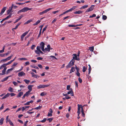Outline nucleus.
<instances>
[{"mask_svg": "<svg viewBox=\"0 0 126 126\" xmlns=\"http://www.w3.org/2000/svg\"><path fill=\"white\" fill-rule=\"evenodd\" d=\"M88 6V5H86L83 6L80 8V9H85V8H87Z\"/></svg>", "mask_w": 126, "mask_h": 126, "instance_id": "25", "label": "nucleus"}, {"mask_svg": "<svg viewBox=\"0 0 126 126\" xmlns=\"http://www.w3.org/2000/svg\"><path fill=\"white\" fill-rule=\"evenodd\" d=\"M70 90H71L69 91V92H68L67 93V94H70L71 96H74V94L73 92V91L72 89V88H70Z\"/></svg>", "mask_w": 126, "mask_h": 126, "instance_id": "6", "label": "nucleus"}, {"mask_svg": "<svg viewBox=\"0 0 126 126\" xmlns=\"http://www.w3.org/2000/svg\"><path fill=\"white\" fill-rule=\"evenodd\" d=\"M32 9V8H29L28 7H25L22 9L23 11V12H25L28 10H31Z\"/></svg>", "mask_w": 126, "mask_h": 126, "instance_id": "5", "label": "nucleus"}, {"mask_svg": "<svg viewBox=\"0 0 126 126\" xmlns=\"http://www.w3.org/2000/svg\"><path fill=\"white\" fill-rule=\"evenodd\" d=\"M10 94L11 96H14L16 95V94L13 93H11Z\"/></svg>", "mask_w": 126, "mask_h": 126, "instance_id": "60", "label": "nucleus"}, {"mask_svg": "<svg viewBox=\"0 0 126 126\" xmlns=\"http://www.w3.org/2000/svg\"><path fill=\"white\" fill-rule=\"evenodd\" d=\"M78 111H80V108H83V106L81 105H79L78 104Z\"/></svg>", "mask_w": 126, "mask_h": 126, "instance_id": "14", "label": "nucleus"}, {"mask_svg": "<svg viewBox=\"0 0 126 126\" xmlns=\"http://www.w3.org/2000/svg\"><path fill=\"white\" fill-rule=\"evenodd\" d=\"M53 9V8H48L47 9H46L45 10L43 11L44 13H46L48 11H49L50 10H52Z\"/></svg>", "mask_w": 126, "mask_h": 126, "instance_id": "13", "label": "nucleus"}, {"mask_svg": "<svg viewBox=\"0 0 126 126\" xmlns=\"http://www.w3.org/2000/svg\"><path fill=\"white\" fill-rule=\"evenodd\" d=\"M24 81L27 84H29L30 82V80L27 79H24Z\"/></svg>", "mask_w": 126, "mask_h": 126, "instance_id": "24", "label": "nucleus"}, {"mask_svg": "<svg viewBox=\"0 0 126 126\" xmlns=\"http://www.w3.org/2000/svg\"><path fill=\"white\" fill-rule=\"evenodd\" d=\"M33 86V85H29L28 86V89L29 90L28 91H29L30 92L32 91V88Z\"/></svg>", "mask_w": 126, "mask_h": 126, "instance_id": "10", "label": "nucleus"}, {"mask_svg": "<svg viewBox=\"0 0 126 126\" xmlns=\"http://www.w3.org/2000/svg\"><path fill=\"white\" fill-rule=\"evenodd\" d=\"M75 70L74 67H71V69L70 70V74L72 72H73Z\"/></svg>", "mask_w": 126, "mask_h": 126, "instance_id": "19", "label": "nucleus"}, {"mask_svg": "<svg viewBox=\"0 0 126 126\" xmlns=\"http://www.w3.org/2000/svg\"><path fill=\"white\" fill-rule=\"evenodd\" d=\"M32 21V20H28L25 23V24H27L30 22Z\"/></svg>", "mask_w": 126, "mask_h": 126, "instance_id": "43", "label": "nucleus"}, {"mask_svg": "<svg viewBox=\"0 0 126 126\" xmlns=\"http://www.w3.org/2000/svg\"><path fill=\"white\" fill-rule=\"evenodd\" d=\"M38 89H40L42 88H44L43 86V85H40L37 87Z\"/></svg>", "mask_w": 126, "mask_h": 126, "instance_id": "22", "label": "nucleus"}, {"mask_svg": "<svg viewBox=\"0 0 126 126\" xmlns=\"http://www.w3.org/2000/svg\"><path fill=\"white\" fill-rule=\"evenodd\" d=\"M76 74L78 77H80V74L79 72H77L76 73Z\"/></svg>", "mask_w": 126, "mask_h": 126, "instance_id": "59", "label": "nucleus"}, {"mask_svg": "<svg viewBox=\"0 0 126 126\" xmlns=\"http://www.w3.org/2000/svg\"><path fill=\"white\" fill-rule=\"evenodd\" d=\"M10 95V94L9 93H7L6 95H5L4 96L2 97V99H3L7 97H9Z\"/></svg>", "mask_w": 126, "mask_h": 126, "instance_id": "12", "label": "nucleus"}, {"mask_svg": "<svg viewBox=\"0 0 126 126\" xmlns=\"http://www.w3.org/2000/svg\"><path fill=\"white\" fill-rule=\"evenodd\" d=\"M4 105L3 104H2V106L1 107H0V110H2L4 108Z\"/></svg>", "mask_w": 126, "mask_h": 126, "instance_id": "55", "label": "nucleus"}, {"mask_svg": "<svg viewBox=\"0 0 126 126\" xmlns=\"http://www.w3.org/2000/svg\"><path fill=\"white\" fill-rule=\"evenodd\" d=\"M41 48V47L37 46V47L36 49L37 50H35V53L39 55H40V53L39 52V51L41 50L40 48Z\"/></svg>", "mask_w": 126, "mask_h": 126, "instance_id": "2", "label": "nucleus"}, {"mask_svg": "<svg viewBox=\"0 0 126 126\" xmlns=\"http://www.w3.org/2000/svg\"><path fill=\"white\" fill-rule=\"evenodd\" d=\"M33 102V100H31L30 101H29L27 102L26 103H25L24 104V105H29L30 104V103H32Z\"/></svg>", "mask_w": 126, "mask_h": 126, "instance_id": "17", "label": "nucleus"}, {"mask_svg": "<svg viewBox=\"0 0 126 126\" xmlns=\"http://www.w3.org/2000/svg\"><path fill=\"white\" fill-rule=\"evenodd\" d=\"M25 3H18V2H16V4H17L19 5H21L22 4H24Z\"/></svg>", "mask_w": 126, "mask_h": 126, "instance_id": "56", "label": "nucleus"}, {"mask_svg": "<svg viewBox=\"0 0 126 126\" xmlns=\"http://www.w3.org/2000/svg\"><path fill=\"white\" fill-rule=\"evenodd\" d=\"M11 76H8L4 78L2 80H1V81L2 82H4L6 80H7V79H8V78L10 77H11Z\"/></svg>", "mask_w": 126, "mask_h": 126, "instance_id": "18", "label": "nucleus"}, {"mask_svg": "<svg viewBox=\"0 0 126 126\" xmlns=\"http://www.w3.org/2000/svg\"><path fill=\"white\" fill-rule=\"evenodd\" d=\"M70 87V85H68L67 86L66 89L67 90H69Z\"/></svg>", "mask_w": 126, "mask_h": 126, "instance_id": "61", "label": "nucleus"}, {"mask_svg": "<svg viewBox=\"0 0 126 126\" xmlns=\"http://www.w3.org/2000/svg\"><path fill=\"white\" fill-rule=\"evenodd\" d=\"M23 93L22 92L19 93L17 95L16 97L17 98L20 97L21 96L23 95Z\"/></svg>", "mask_w": 126, "mask_h": 126, "instance_id": "11", "label": "nucleus"}, {"mask_svg": "<svg viewBox=\"0 0 126 126\" xmlns=\"http://www.w3.org/2000/svg\"><path fill=\"white\" fill-rule=\"evenodd\" d=\"M4 120V119L3 118H1V119L0 120V125H2V124Z\"/></svg>", "mask_w": 126, "mask_h": 126, "instance_id": "27", "label": "nucleus"}, {"mask_svg": "<svg viewBox=\"0 0 126 126\" xmlns=\"http://www.w3.org/2000/svg\"><path fill=\"white\" fill-rule=\"evenodd\" d=\"M107 18V16L105 15H103L102 16V18L104 20H106Z\"/></svg>", "mask_w": 126, "mask_h": 126, "instance_id": "41", "label": "nucleus"}, {"mask_svg": "<svg viewBox=\"0 0 126 126\" xmlns=\"http://www.w3.org/2000/svg\"><path fill=\"white\" fill-rule=\"evenodd\" d=\"M17 121L20 123L22 124H23V122L21 120H20L19 119H18L17 120Z\"/></svg>", "mask_w": 126, "mask_h": 126, "instance_id": "64", "label": "nucleus"}, {"mask_svg": "<svg viewBox=\"0 0 126 126\" xmlns=\"http://www.w3.org/2000/svg\"><path fill=\"white\" fill-rule=\"evenodd\" d=\"M50 48H51L50 45H48L47 46V49H48V52L50 51Z\"/></svg>", "mask_w": 126, "mask_h": 126, "instance_id": "30", "label": "nucleus"}, {"mask_svg": "<svg viewBox=\"0 0 126 126\" xmlns=\"http://www.w3.org/2000/svg\"><path fill=\"white\" fill-rule=\"evenodd\" d=\"M6 9V7H4L2 9L1 12L0 13V15H1L3 14L5 12Z\"/></svg>", "mask_w": 126, "mask_h": 126, "instance_id": "9", "label": "nucleus"}, {"mask_svg": "<svg viewBox=\"0 0 126 126\" xmlns=\"http://www.w3.org/2000/svg\"><path fill=\"white\" fill-rule=\"evenodd\" d=\"M73 59L76 60L77 61H79L80 59L79 58L77 57V54H74L73 55Z\"/></svg>", "mask_w": 126, "mask_h": 126, "instance_id": "4", "label": "nucleus"}, {"mask_svg": "<svg viewBox=\"0 0 126 126\" xmlns=\"http://www.w3.org/2000/svg\"><path fill=\"white\" fill-rule=\"evenodd\" d=\"M52 116V113H50L49 112H48V114L47 115L48 116Z\"/></svg>", "mask_w": 126, "mask_h": 126, "instance_id": "51", "label": "nucleus"}, {"mask_svg": "<svg viewBox=\"0 0 126 126\" xmlns=\"http://www.w3.org/2000/svg\"><path fill=\"white\" fill-rule=\"evenodd\" d=\"M68 26L69 27H76L77 26L75 25H68Z\"/></svg>", "mask_w": 126, "mask_h": 126, "instance_id": "36", "label": "nucleus"}, {"mask_svg": "<svg viewBox=\"0 0 126 126\" xmlns=\"http://www.w3.org/2000/svg\"><path fill=\"white\" fill-rule=\"evenodd\" d=\"M25 75V73L23 71H21L18 74V76L19 77H21L23 76H24Z\"/></svg>", "mask_w": 126, "mask_h": 126, "instance_id": "8", "label": "nucleus"}, {"mask_svg": "<svg viewBox=\"0 0 126 126\" xmlns=\"http://www.w3.org/2000/svg\"><path fill=\"white\" fill-rule=\"evenodd\" d=\"M12 63V62L11 61L8 62V63H4V64L5 65V66H6L7 65H9L11 64Z\"/></svg>", "mask_w": 126, "mask_h": 126, "instance_id": "40", "label": "nucleus"}, {"mask_svg": "<svg viewBox=\"0 0 126 126\" xmlns=\"http://www.w3.org/2000/svg\"><path fill=\"white\" fill-rule=\"evenodd\" d=\"M7 69L6 68H4L2 71V73L4 75L5 74L6 70Z\"/></svg>", "mask_w": 126, "mask_h": 126, "instance_id": "31", "label": "nucleus"}, {"mask_svg": "<svg viewBox=\"0 0 126 126\" xmlns=\"http://www.w3.org/2000/svg\"><path fill=\"white\" fill-rule=\"evenodd\" d=\"M40 22V21L39 20H38L35 23H34L33 24V26H35L38 24Z\"/></svg>", "mask_w": 126, "mask_h": 126, "instance_id": "23", "label": "nucleus"}, {"mask_svg": "<svg viewBox=\"0 0 126 126\" xmlns=\"http://www.w3.org/2000/svg\"><path fill=\"white\" fill-rule=\"evenodd\" d=\"M75 82L76 84V85L77 87H78V83L77 81H75Z\"/></svg>", "mask_w": 126, "mask_h": 126, "instance_id": "63", "label": "nucleus"}, {"mask_svg": "<svg viewBox=\"0 0 126 126\" xmlns=\"http://www.w3.org/2000/svg\"><path fill=\"white\" fill-rule=\"evenodd\" d=\"M30 64V63L29 62L27 61L26 63H25V64H24V66H26L27 65H29Z\"/></svg>", "mask_w": 126, "mask_h": 126, "instance_id": "49", "label": "nucleus"}, {"mask_svg": "<svg viewBox=\"0 0 126 126\" xmlns=\"http://www.w3.org/2000/svg\"><path fill=\"white\" fill-rule=\"evenodd\" d=\"M42 106H39L36 108H34V109L38 110L42 108Z\"/></svg>", "mask_w": 126, "mask_h": 126, "instance_id": "35", "label": "nucleus"}, {"mask_svg": "<svg viewBox=\"0 0 126 126\" xmlns=\"http://www.w3.org/2000/svg\"><path fill=\"white\" fill-rule=\"evenodd\" d=\"M9 122L10 125L12 126H14V124L11 121H10Z\"/></svg>", "mask_w": 126, "mask_h": 126, "instance_id": "54", "label": "nucleus"}, {"mask_svg": "<svg viewBox=\"0 0 126 126\" xmlns=\"http://www.w3.org/2000/svg\"><path fill=\"white\" fill-rule=\"evenodd\" d=\"M21 22H19L18 23L17 25L14 28L12 29V30H13V29L16 30V29L18 28V26L19 25L21 24Z\"/></svg>", "mask_w": 126, "mask_h": 126, "instance_id": "16", "label": "nucleus"}, {"mask_svg": "<svg viewBox=\"0 0 126 126\" xmlns=\"http://www.w3.org/2000/svg\"><path fill=\"white\" fill-rule=\"evenodd\" d=\"M35 47V45H33L31 47V49L32 50H33Z\"/></svg>", "mask_w": 126, "mask_h": 126, "instance_id": "52", "label": "nucleus"}, {"mask_svg": "<svg viewBox=\"0 0 126 126\" xmlns=\"http://www.w3.org/2000/svg\"><path fill=\"white\" fill-rule=\"evenodd\" d=\"M59 11H60V10H57V11H54L53 12H52V13L53 14H55L56 13H58V12H59Z\"/></svg>", "mask_w": 126, "mask_h": 126, "instance_id": "44", "label": "nucleus"}, {"mask_svg": "<svg viewBox=\"0 0 126 126\" xmlns=\"http://www.w3.org/2000/svg\"><path fill=\"white\" fill-rule=\"evenodd\" d=\"M53 119V118H48L47 119V120H48L49 121V123H50V122H51L52 121V120Z\"/></svg>", "mask_w": 126, "mask_h": 126, "instance_id": "38", "label": "nucleus"}, {"mask_svg": "<svg viewBox=\"0 0 126 126\" xmlns=\"http://www.w3.org/2000/svg\"><path fill=\"white\" fill-rule=\"evenodd\" d=\"M86 70V68H85V66H84L83 67V68L82 69V71L83 72H85Z\"/></svg>", "mask_w": 126, "mask_h": 126, "instance_id": "45", "label": "nucleus"}, {"mask_svg": "<svg viewBox=\"0 0 126 126\" xmlns=\"http://www.w3.org/2000/svg\"><path fill=\"white\" fill-rule=\"evenodd\" d=\"M81 112L82 114V115L83 117H85V113L84 112V110L83 108H81Z\"/></svg>", "mask_w": 126, "mask_h": 126, "instance_id": "21", "label": "nucleus"}, {"mask_svg": "<svg viewBox=\"0 0 126 126\" xmlns=\"http://www.w3.org/2000/svg\"><path fill=\"white\" fill-rule=\"evenodd\" d=\"M31 74L32 75V76L33 77H34V78H38L39 77V76L33 73V72H31Z\"/></svg>", "mask_w": 126, "mask_h": 126, "instance_id": "7", "label": "nucleus"}, {"mask_svg": "<svg viewBox=\"0 0 126 126\" xmlns=\"http://www.w3.org/2000/svg\"><path fill=\"white\" fill-rule=\"evenodd\" d=\"M8 91L10 92H13V89L11 87H10L8 89Z\"/></svg>", "mask_w": 126, "mask_h": 126, "instance_id": "39", "label": "nucleus"}, {"mask_svg": "<svg viewBox=\"0 0 126 126\" xmlns=\"http://www.w3.org/2000/svg\"><path fill=\"white\" fill-rule=\"evenodd\" d=\"M89 49L91 51H93L94 50V47L93 46L90 47H89Z\"/></svg>", "mask_w": 126, "mask_h": 126, "instance_id": "26", "label": "nucleus"}, {"mask_svg": "<svg viewBox=\"0 0 126 126\" xmlns=\"http://www.w3.org/2000/svg\"><path fill=\"white\" fill-rule=\"evenodd\" d=\"M0 56L1 57H4L5 56V54H0Z\"/></svg>", "mask_w": 126, "mask_h": 126, "instance_id": "62", "label": "nucleus"}, {"mask_svg": "<svg viewBox=\"0 0 126 126\" xmlns=\"http://www.w3.org/2000/svg\"><path fill=\"white\" fill-rule=\"evenodd\" d=\"M45 43L43 42H41L40 44V47H41V49L42 50L43 52L45 51L44 47H45Z\"/></svg>", "mask_w": 126, "mask_h": 126, "instance_id": "3", "label": "nucleus"}, {"mask_svg": "<svg viewBox=\"0 0 126 126\" xmlns=\"http://www.w3.org/2000/svg\"><path fill=\"white\" fill-rule=\"evenodd\" d=\"M9 116H7L6 117V123H7L8 122H9L11 120H10V119H9Z\"/></svg>", "mask_w": 126, "mask_h": 126, "instance_id": "33", "label": "nucleus"}, {"mask_svg": "<svg viewBox=\"0 0 126 126\" xmlns=\"http://www.w3.org/2000/svg\"><path fill=\"white\" fill-rule=\"evenodd\" d=\"M47 25H46V26L45 27H44V28H43V31H42V33H43V32H44V31H45L46 30V29L47 28Z\"/></svg>", "mask_w": 126, "mask_h": 126, "instance_id": "42", "label": "nucleus"}, {"mask_svg": "<svg viewBox=\"0 0 126 126\" xmlns=\"http://www.w3.org/2000/svg\"><path fill=\"white\" fill-rule=\"evenodd\" d=\"M78 80H79V81L80 83H82V79L81 78H80V77L79 78Z\"/></svg>", "mask_w": 126, "mask_h": 126, "instance_id": "47", "label": "nucleus"}, {"mask_svg": "<svg viewBox=\"0 0 126 126\" xmlns=\"http://www.w3.org/2000/svg\"><path fill=\"white\" fill-rule=\"evenodd\" d=\"M75 68L77 72H79V68H78L77 66H76Z\"/></svg>", "mask_w": 126, "mask_h": 126, "instance_id": "58", "label": "nucleus"}, {"mask_svg": "<svg viewBox=\"0 0 126 126\" xmlns=\"http://www.w3.org/2000/svg\"><path fill=\"white\" fill-rule=\"evenodd\" d=\"M12 15V14H10L8 16H7V17L5 18L6 20L7 19L10 18L11 17Z\"/></svg>", "mask_w": 126, "mask_h": 126, "instance_id": "28", "label": "nucleus"}, {"mask_svg": "<svg viewBox=\"0 0 126 126\" xmlns=\"http://www.w3.org/2000/svg\"><path fill=\"white\" fill-rule=\"evenodd\" d=\"M75 60L72 59L69 62L68 64L66 66L67 68L69 67H70L71 66L73 65L74 64Z\"/></svg>", "mask_w": 126, "mask_h": 126, "instance_id": "1", "label": "nucleus"}, {"mask_svg": "<svg viewBox=\"0 0 126 126\" xmlns=\"http://www.w3.org/2000/svg\"><path fill=\"white\" fill-rule=\"evenodd\" d=\"M30 92L29 91H28L25 94L26 96H28V94H29Z\"/></svg>", "mask_w": 126, "mask_h": 126, "instance_id": "53", "label": "nucleus"}, {"mask_svg": "<svg viewBox=\"0 0 126 126\" xmlns=\"http://www.w3.org/2000/svg\"><path fill=\"white\" fill-rule=\"evenodd\" d=\"M82 11L80 10L78 11H76L74 12V13L75 14H79L82 13Z\"/></svg>", "mask_w": 126, "mask_h": 126, "instance_id": "15", "label": "nucleus"}, {"mask_svg": "<svg viewBox=\"0 0 126 126\" xmlns=\"http://www.w3.org/2000/svg\"><path fill=\"white\" fill-rule=\"evenodd\" d=\"M13 55H11L10 56L8 57L7 58H6L7 61L10 60L11 58L13 57Z\"/></svg>", "mask_w": 126, "mask_h": 126, "instance_id": "32", "label": "nucleus"}, {"mask_svg": "<svg viewBox=\"0 0 126 126\" xmlns=\"http://www.w3.org/2000/svg\"><path fill=\"white\" fill-rule=\"evenodd\" d=\"M18 64V63H14L13 65H12V66H15L16 65Z\"/></svg>", "mask_w": 126, "mask_h": 126, "instance_id": "57", "label": "nucleus"}, {"mask_svg": "<svg viewBox=\"0 0 126 126\" xmlns=\"http://www.w3.org/2000/svg\"><path fill=\"white\" fill-rule=\"evenodd\" d=\"M94 5H92L89 8L90 10H91V11H92L94 9Z\"/></svg>", "mask_w": 126, "mask_h": 126, "instance_id": "29", "label": "nucleus"}, {"mask_svg": "<svg viewBox=\"0 0 126 126\" xmlns=\"http://www.w3.org/2000/svg\"><path fill=\"white\" fill-rule=\"evenodd\" d=\"M46 94H45V93L43 92L41 93L40 95L41 96H43L46 95Z\"/></svg>", "mask_w": 126, "mask_h": 126, "instance_id": "48", "label": "nucleus"}, {"mask_svg": "<svg viewBox=\"0 0 126 126\" xmlns=\"http://www.w3.org/2000/svg\"><path fill=\"white\" fill-rule=\"evenodd\" d=\"M3 68H4V69L5 68H7L5 66L4 64H3L0 67V69H2Z\"/></svg>", "mask_w": 126, "mask_h": 126, "instance_id": "20", "label": "nucleus"}, {"mask_svg": "<svg viewBox=\"0 0 126 126\" xmlns=\"http://www.w3.org/2000/svg\"><path fill=\"white\" fill-rule=\"evenodd\" d=\"M96 15L95 14H93L92 16H89V18H92L96 16Z\"/></svg>", "mask_w": 126, "mask_h": 126, "instance_id": "50", "label": "nucleus"}, {"mask_svg": "<svg viewBox=\"0 0 126 126\" xmlns=\"http://www.w3.org/2000/svg\"><path fill=\"white\" fill-rule=\"evenodd\" d=\"M19 59L20 60H28L26 58H20Z\"/></svg>", "mask_w": 126, "mask_h": 126, "instance_id": "37", "label": "nucleus"}, {"mask_svg": "<svg viewBox=\"0 0 126 126\" xmlns=\"http://www.w3.org/2000/svg\"><path fill=\"white\" fill-rule=\"evenodd\" d=\"M47 120L46 118H44L43 120L41 121H40L42 123H44Z\"/></svg>", "mask_w": 126, "mask_h": 126, "instance_id": "46", "label": "nucleus"}, {"mask_svg": "<svg viewBox=\"0 0 126 126\" xmlns=\"http://www.w3.org/2000/svg\"><path fill=\"white\" fill-rule=\"evenodd\" d=\"M31 66L32 67V68H35L36 69H39V68L37 66H35L34 65H31Z\"/></svg>", "mask_w": 126, "mask_h": 126, "instance_id": "34", "label": "nucleus"}]
</instances>
